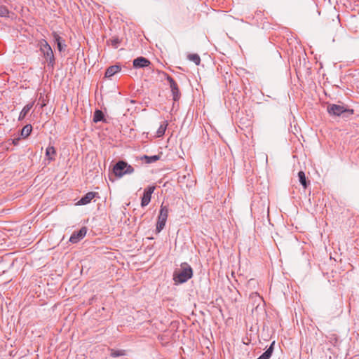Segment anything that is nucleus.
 Instances as JSON below:
<instances>
[{
    "instance_id": "nucleus-1",
    "label": "nucleus",
    "mask_w": 359,
    "mask_h": 359,
    "mask_svg": "<svg viewBox=\"0 0 359 359\" xmlns=\"http://www.w3.org/2000/svg\"><path fill=\"white\" fill-rule=\"evenodd\" d=\"M39 50L47 62L48 67L53 69L55 65V58L53 50L46 40L41 39L39 41Z\"/></svg>"
},
{
    "instance_id": "nucleus-2",
    "label": "nucleus",
    "mask_w": 359,
    "mask_h": 359,
    "mask_svg": "<svg viewBox=\"0 0 359 359\" xmlns=\"http://www.w3.org/2000/svg\"><path fill=\"white\" fill-rule=\"evenodd\" d=\"M193 276V269L190 265L184 262L181 264V269L179 271H175L173 274V280L177 284H182L187 282Z\"/></svg>"
},
{
    "instance_id": "nucleus-3",
    "label": "nucleus",
    "mask_w": 359,
    "mask_h": 359,
    "mask_svg": "<svg viewBox=\"0 0 359 359\" xmlns=\"http://www.w3.org/2000/svg\"><path fill=\"white\" fill-rule=\"evenodd\" d=\"M327 111L330 116H341L343 118H348L354 113V110L353 109H350L343 104H328Z\"/></svg>"
},
{
    "instance_id": "nucleus-4",
    "label": "nucleus",
    "mask_w": 359,
    "mask_h": 359,
    "mask_svg": "<svg viewBox=\"0 0 359 359\" xmlns=\"http://www.w3.org/2000/svg\"><path fill=\"white\" fill-rule=\"evenodd\" d=\"M133 172L134 168L126 161L122 160L116 162L113 167V172L118 178L125 175L132 174Z\"/></svg>"
},
{
    "instance_id": "nucleus-5",
    "label": "nucleus",
    "mask_w": 359,
    "mask_h": 359,
    "mask_svg": "<svg viewBox=\"0 0 359 359\" xmlns=\"http://www.w3.org/2000/svg\"><path fill=\"white\" fill-rule=\"evenodd\" d=\"M168 217V208L167 206L161 205L158 216L156 232L160 233L165 227V223Z\"/></svg>"
},
{
    "instance_id": "nucleus-6",
    "label": "nucleus",
    "mask_w": 359,
    "mask_h": 359,
    "mask_svg": "<svg viewBox=\"0 0 359 359\" xmlns=\"http://www.w3.org/2000/svg\"><path fill=\"white\" fill-rule=\"evenodd\" d=\"M165 79L169 83L170 90L172 95V100L175 102L178 101L181 97V93L180 91L177 83L168 74H165Z\"/></svg>"
},
{
    "instance_id": "nucleus-7",
    "label": "nucleus",
    "mask_w": 359,
    "mask_h": 359,
    "mask_svg": "<svg viewBox=\"0 0 359 359\" xmlns=\"http://www.w3.org/2000/svg\"><path fill=\"white\" fill-rule=\"evenodd\" d=\"M156 187L154 185L149 186L144 189L143 196L141 198V206H147L151 201V195L154 193Z\"/></svg>"
},
{
    "instance_id": "nucleus-8",
    "label": "nucleus",
    "mask_w": 359,
    "mask_h": 359,
    "mask_svg": "<svg viewBox=\"0 0 359 359\" xmlns=\"http://www.w3.org/2000/svg\"><path fill=\"white\" fill-rule=\"evenodd\" d=\"M86 233L87 228L86 226H83L79 230L75 231L72 233L69 241L72 243H77L85 237Z\"/></svg>"
},
{
    "instance_id": "nucleus-9",
    "label": "nucleus",
    "mask_w": 359,
    "mask_h": 359,
    "mask_svg": "<svg viewBox=\"0 0 359 359\" xmlns=\"http://www.w3.org/2000/svg\"><path fill=\"white\" fill-rule=\"evenodd\" d=\"M53 39L54 43L57 45V48L60 53L66 50L67 44L65 40L62 38L56 32L52 33Z\"/></svg>"
},
{
    "instance_id": "nucleus-10",
    "label": "nucleus",
    "mask_w": 359,
    "mask_h": 359,
    "mask_svg": "<svg viewBox=\"0 0 359 359\" xmlns=\"http://www.w3.org/2000/svg\"><path fill=\"white\" fill-rule=\"evenodd\" d=\"M151 65V62L149 59L140 56L134 59L133 61V65L135 69L144 68Z\"/></svg>"
},
{
    "instance_id": "nucleus-11",
    "label": "nucleus",
    "mask_w": 359,
    "mask_h": 359,
    "mask_svg": "<svg viewBox=\"0 0 359 359\" xmlns=\"http://www.w3.org/2000/svg\"><path fill=\"white\" fill-rule=\"evenodd\" d=\"M98 193L90 191L82 196L80 200L76 203L78 205H83L88 204L97 196Z\"/></svg>"
},
{
    "instance_id": "nucleus-12",
    "label": "nucleus",
    "mask_w": 359,
    "mask_h": 359,
    "mask_svg": "<svg viewBox=\"0 0 359 359\" xmlns=\"http://www.w3.org/2000/svg\"><path fill=\"white\" fill-rule=\"evenodd\" d=\"M108 351L109 356L114 358L123 357L128 355V351L125 349L109 348Z\"/></svg>"
},
{
    "instance_id": "nucleus-13",
    "label": "nucleus",
    "mask_w": 359,
    "mask_h": 359,
    "mask_svg": "<svg viewBox=\"0 0 359 359\" xmlns=\"http://www.w3.org/2000/svg\"><path fill=\"white\" fill-rule=\"evenodd\" d=\"M275 343V341H273L266 350L257 359H270L274 351Z\"/></svg>"
},
{
    "instance_id": "nucleus-14",
    "label": "nucleus",
    "mask_w": 359,
    "mask_h": 359,
    "mask_svg": "<svg viewBox=\"0 0 359 359\" xmlns=\"http://www.w3.org/2000/svg\"><path fill=\"white\" fill-rule=\"evenodd\" d=\"M121 70V67L120 65H111L109 67L105 72V77L111 78L116 73L119 72Z\"/></svg>"
},
{
    "instance_id": "nucleus-15",
    "label": "nucleus",
    "mask_w": 359,
    "mask_h": 359,
    "mask_svg": "<svg viewBox=\"0 0 359 359\" xmlns=\"http://www.w3.org/2000/svg\"><path fill=\"white\" fill-rule=\"evenodd\" d=\"M34 104V102H29L21 110L19 114L18 120L22 121L23 120L25 116L27 115L30 109L33 107Z\"/></svg>"
},
{
    "instance_id": "nucleus-16",
    "label": "nucleus",
    "mask_w": 359,
    "mask_h": 359,
    "mask_svg": "<svg viewBox=\"0 0 359 359\" xmlns=\"http://www.w3.org/2000/svg\"><path fill=\"white\" fill-rule=\"evenodd\" d=\"M298 178L299 183L302 185L304 189H306L309 186L310 181L306 179L305 172L304 171L300 170L298 172Z\"/></svg>"
},
{
    "instance_id": "nucleus-17",
    "label": "nucleus",
    "mask_w": 359,
    "mask_h": 359,
    "mask_svg": "<svg viewBox=\"0 0 359 359\" xmlns=\"http://www.w3.org/2000/svg\"><path fill=\"white\" fill-rule=\"evenodd\" d=\"M93 120V122H95V123H98L100 121H102V122L106 121L104 113L102 112V111H101L100 109H96L94 111Z\"/></svg>"
},
{
    "instance_id": "nucleus-18",
    "label": "nucleus",
    "mask_w": 359,
    "mask_h": 359,
    "mask_svg": "<svg viewBox=\"0 0 359 359\" xmlns=\"http://www.w3.org/2000/svg\"><path fill=\"white\" fill-rule=\"evenodd\" d=\"M141 160H144L145 163L147 164L153 163L156 162L161 158L160 155H153V156H147L144 155L141 158Z\"/></svg>"
},
{
    "instance_id": "nucleus-19",
    "label": "nucleus",
    "mask_w": 359,
    "mask_h": 359,
    "mask_svg": "<svg viewBox=\"0 0 359 359\" xmlns=\"http://www.w3.org/2000/svg\"><path fill=\"white\" fill-rule=\"evenodd\" d=\"M168 125V122L166 121L163 122L160 125V126L158 127V130L156 131V136L158 137H161L163 136V135L165 133V130H166Z\"/></svg>"
},
{
    "instance_id": "nucleus-20",
    "label": "nucleus",
    "mask_w": 359,
    "mask_h": 359,
    "mask_svg": "<svg viewBox=\"0 0 359 359\" xmlns=\"http://www.w3.org/2000/svg\"><path fill=\"white\" fill-rule=\"evenodd\" d=\"M32 131V126L30 124H27L21 130V136L23 138L27 137Z\"/></svg>"
},
{
    "instance_id": "nucleus-21",
    "label": "nucleus",
    "mask_w": 359,
    "mask_h": 359,
    "mask_svg": "<svg viewBox=\"0 0 359 359\" xmlns=\"http://www.w3.org/2000/svg\"><path fill=\"white\" fill-rule=\"evenodd\" d=\"M56 154V151L54 147L49 146L46 149V156L48 157V158L50 161H52L54 159V158L52 156H55Z\"/></svg>"
},
{
    "instance_id": "nucleus-22",
    "label": "nucleus",
    "mask_w": 359,
    "mask_h": 359,
    "mask_svg": "<svg viewBox=\"0 0 359 359\" xmlns=\"http://www.w3.org/2000/svg\"><path fill=\"white\" fill-rule=\"evenodd\" d=\"M108 45H111L114 48H117L121 43V40L118 36H113L107 41Z\"/></svg>"
},
{
    "instance_id": "nucleus-23",
    "label": "nucleus",
    "mask_w": 359,
    "mask_h": 359,
    "mask_svg": "<svg viewBox=\"0 0 359 359\" xmlns=\"http://www.w3.org/2000/svg\"><path fill=\"white\" fill-rule=\"evenodd\" d=\"M188 59L194 62L196 65H199L201 62L200 56L196 53H191L188 55Z\"/></svg>"
},
{
    "instance_id": "nucleus-24",
    "label": "nucleus",
    "mask_w": 359,
    "mask_h": 359,
    "mask_svg": "<svg viewBox=\"0 0 359 359\" xmlns=\"http://www.w3.org/2000/svg\"><path fill=\"white\" fill-rule=\"evenodd\" d=\"M10 11L6 6L0 5V17L9 18Z\"/></svg>"
},
{
    "instance_id": "nucleus-25",
    "label": "nucleus",
    "mask_w": 359,
    "mask_h": 359,
    "mask_svg": "<svg viewBox=\"0 0 359 359\" xmlns=\"http://www.w3.org/2000/svg\"><path fill=\"white\" fill-rule=\"evenodd\" d=\"M329 342L334 346H337L339 344L337 337L335 334L330 335V337H329Z\"/></svg>"
},
{
    "instance_id": "nucleus-26",
    "label": "nucleus",
    "mask_w": 359,
    "mask_h": 359,
    "mask_svg": "<svg viewBox=\"0 0 359 359\" xmlns=\"http://www.w3.org/2000/svg\"><path fill=\"white\" fill-rule=\"evenodd\" d=\"M20 140V137L15 138V139L13 140V143L15 145H17L18 144Z\"/></svg>"
}]
</instances>
